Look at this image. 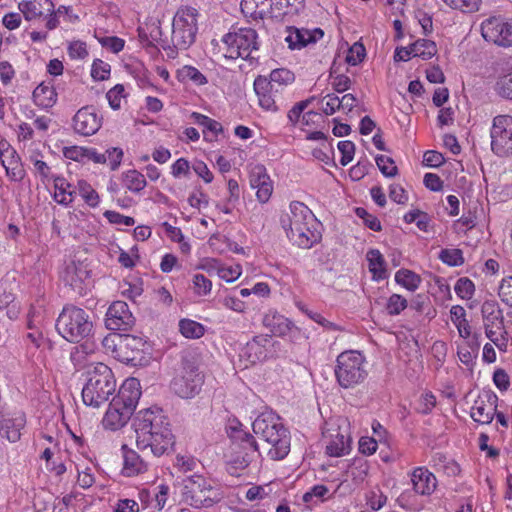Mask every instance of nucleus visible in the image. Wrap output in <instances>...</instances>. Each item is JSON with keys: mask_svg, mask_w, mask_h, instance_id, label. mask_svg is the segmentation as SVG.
<instances>
[{"mask_svg": "<svg viewBox=\"0 0 512 512\" xmlns=\"http://www.w3.org/2000/svg\"><path fill=\"white\" fill-rule=\"evenodd\" d=\"M136 446L142 452L149 451L154 456L169 453L175 444L167 416L159 408L140 410L133 419Z\"/></svg>", "mask_w": 512, "mask_h": 512, "instance_id": "obj_1", "label": "nucleus"}, {"mask_svg": "<svg viewBox=\"0 0 512 512\" xmlns=\"http://www.w3.org/2000/svg\"><path fill=\"white\" fill-rule=\"evenodd\" d=\"M281 224L288 238L300 248H311L321 240V233L317 229L319 223L312 211L301 202L290 204V212L281 218Z\"/></svg>", "mask_w": 512, "mask_h": 512, "instance_id": "obj_2", "label": "nucleus"}, {"mask_svg": "<svg viewBox=\"0 0 512 512\" xmlns=\"http://www.w3.org/2000/svg\"><path fill=\"white\" fill-rule=\"evenodd\" d=\"M140 396L139 381L136 378L126 379L109 404L102 420L103 427L111 431L124 427L133 415Z\"/></svg>", "mask_w": 512, "mask_h": 512, "instance_id": "obj_3", "label": "nucleus"}, {"mask_svg": "<svg viewBox=\"0 0 512 512\" xmlns=\"http://www.w3.org/2000/svg\"><path fill=\"white\" fill-rule=\"evenodd\" d=\"M253 432L271 447L268 455L273 460L285 458L290 451V434L272 412L261 413L252 423Z\"/></svg>", "mask_w": 512, "mask_h": 512, "instance_id": "obj_4", "label": "nucleus"}, {"mask_svg": "<svg viewBox=\"0 0 512 512\" xmlns=\"http://www.w3.org/2000/svg\"><path fill=\"white\" fill-rule=\"evenodd\" d=\"M57 332L70 343H79L93 333L90 315L82 308L66 305L56 320Z\"/></svg>", "mask_w": 512, "mask_h": 512, "instance_id": "obj_5", "label": "nucleus"}, {"mask_svg": "<svg viewBox=\"0 0 512 512\" xmlns=\"http://www.w3.org/2000/svg\"><path fill=\"white\" fill-rule=\"evenodd\" d=\"M88 374L82 399L85 405L97 408L115 392L116 381L112 370L103 363H98Z\"/></svg>", "mask_w": 512, "mask_h": 512, "instance_id": "obj_6", "label": "nucleus"}, {"mask_svg": "<svg viewBox=\"0 0 512 512\" xmlns=\"http://www.w3.org/2000/svg\"><path fill=\"white\" fill-rule=\"evenodd\" d=\"M365 356L359 351H344L337 356L334 369L338 384L344 388H354L368 376Z\"/></svg>", "mask_w": 512, "mask_h": 512, "instance_id": "obj_7", "label": "nucleus"}, {"mask_svg": "<svg viewBox=\"0 0 512 512\" xmlns=\"http://www.w3.org/2000/svg\"><path fill=\"white\" fill-rule=\"evenodd\" d=\"M199 12L191 6H180L172 21V44L177 50L188 49L196 39Z\"/></svg>", "mask_w": 512, "mask_h": 512, "instance_id": "obj_8", "label": "nucleus"}, {"mask_svg": "<svg viewBox=\"0 0 512 512\" xmlns=\"http://www.w3.org/2000/svg\"><path fill=\"white\" fill-rule=\"evenodd\" d=\"M204 384V375L199 366L191 358L182 359V370L173 378L170 387L172 391L183 399H191L198 395Z\"/></svg>", "mask_w": 512, "mask_h": 512, "instance_id": "obj_9", "label": "nucleus"}, {"mask_svg": "<svg viewBox=\"0 0 512 512\" xmlns=\"http://www.w3.org/2000/svg\"><path fill=\"white\" fill-rule=\"evenodd\" d=\"M258 35L250 27H242L224 35L225 57L229 59H254L252 53L258 50Z\"/></svg>", "mask_w": 512, "mask_h": 512, "instance_id": "obj_10", "label": "nucleus"}, {"mask_svg": "<svg viewBox=\"0 0 512 512\" xmlns=\"http://www.w3.org/2000/svg\"><path fill=\"white\" fill-rule=\"evenodd\" d=\"M183 500L193 508L210 507L215 502V490L201 475H192L185 481Z\"/></svg>", "mask_w": 512, "mask_h": 512, "instance_id": "obj_11", "label": "nucleus"}, {"mask_svg": "<svg viewBox=\"0 0 512 512\" xmlns=\"http://www.w3.org/2000/svg\"><path fill=\"white\" fill-rule=\"evenodd\" d=\"M491 150L499 157H512V116L494 117L490 130Z\"/></svg>", "mask_w": 512, "mask_h": 512, "instance_id": "obj_12", "label": "nucleus"}, {"mask_svg": "<svg viewBox=\"0 0 512 512\" xmlns=\"http://www.w3.org/2000/svg\"><path fill=\"white\" fill-rule=\"evenodd\" d=\"M483 38L498 46H512V22L500 17H490L481 24Z\"/></svg>", "mask_w": 512, "mask_h": 512, "instance_id": "obj_13", "label": "nucleus"}, {"mask_svg": "<svg viewBox=\"0 0 512 512\" xmlns=\"http://www.w3.org/2000/svg\"><path fill=\"white\" fill-rule=\"evenodd\" d=\"M135 323V318L123 301L113 302L107 310L105 326L111 331L128 330Z\"/></svg>", "mask_w": 512, "mask_h": 512, "instance_id": "obj_14", "label": "nucleus"}, {"mask_svg": "<svg viewBox=\"0 0 512 512\" xmlns=\"http://www.w3.org/2000/svg\"><path fill=\"white\" fill-rule=\"evenodd\" d=\"M497 403L498 397L494 392L483 391L471 408V418L479 424H490L497 410Z\"/></svg>", "mask_w": 512, "mask_h": 512, "instance_id": "obj_15", "label": "nucleus"}, {"mask_svg": "<svg viewBox=\"0 0 512 512\" xmlns=\"http://www.w3.org/2000/svg\"><path fill=\"white\" fill-rule=\"evenodd\" d=\"M253 87L261 108L272 112L279 110L277 98L282 92L278 87H275V84L268 81L267 77L259 75L255 78Z\"/></svg>", "mask_w": 512, "mask_h": 512, "instance_id": "obj_16", "label": "nucleus"}, {"mask_svg": "<svg viewBox=\"0 0 512 512\" xmlns=\"http://www.w3.org/2000/svg\"><path fill=\"white\" fill-rule=\"evenodd\" d=\"M120 344V353H117V358L122 362L137 365L141 361V353L144 352L147 343L138 336L125 334L122 335Z\"/></svg>", "mask_w": 512, "mask_h": 512, "instance_id": "obj_17", "label": "nucleus"}, {"mask_svg": "<svg viewBox=\"0 0 512 512\" xmlns=\"http://www.w3.org/2000/svg\"><path fill=\"white\" fill-rule=\"evenodd\" d=\"M485 334L487 337L504 332V317L498 304L494 301H485L481 307Z\"/></svg>", "mask_w": 512, "mask_h": 512, "instance_id": "obj_18", "label": "nucleus"}, {"mask_svg": "<svg viewBox=\"0 0 512 512\" xmlns=\"http://www.w3.org/2000/svg\"><path fill=\"white\" fill-rule=\"evenodd\" d=\"M73 127L78 134L90 136L100 129L101 119L92 107L86 106L79 109L73 117Z\"/></svg>", "mask_w": 512, "mask_h": 512, "instance_id": "obj_19", "label": "nucleus"}, {"mask_svg": "<svg viewBox=\"0 0 512 512\" xmlns=\"http://www.w3.org/2000/svg\"><path fill=\"white\" fill-rule=\"evenodd\" d=\"M88 275L87 267L83 263L71 261L65 265L60 277L66 286H69L77 294L82 295L84 282Z\"/></svg>", "mask_w": 512, "mask_h": 512, "instance_id": "obj_20", "label": "nucleus"}, {"mask_svg": "<svg viewBox=\"0 0 512 512\" xmlns=\"http://www.w3.org/2000/svg\"><path fill=\"white\" fill-rule=\"evenodd\" d=\"M286 31L288 34L285 37V41L287 42L288 47L292 50L302 49L310 43L317 42L324 36L323 30L320 28L308 30L288 26Z\"/></svg>", "mask_w": 512, "mask_h": 512, "instance_id": "obj_21", "label": "nucleus"}, {"mask_svg": "<svg viewBox=\"0 0 512 512\" xmlns=\"http://www.w3.org/2000/svg\"><path fill=\"white\" fill-rule=\"evenodd\" d=\"M25 415L21 412L14 416L6 415L0 411V436L10 442L20 439L21 429L25 426Z\"/></svg>", "mask_w": 512, "mask_h": 512, "instance_id": "obj_22", "label": "nucleus"}, {"mask_svg": "<svg viewBox=\"0 0 512 512\" xmlns=\"http://www.w3.org/2000/svg\"><path fill=\"white\" fill-rule=\"evenodd\" d=\"M411 483L417 494L431 495L436 489L437 480L426 467H417L411 474Z\"/></svg>", "mask_w": 512, "mask_h": 512, "instance_id": "obj_23", "label": "nucleus"}, {"mask_svg": "<svg viewBox=\"0 0 512 512\" xmlns=\"http://www.w3.org/2000/svg\"><path fill=\"white\" fill-rule=\"evenodd\" d=\"M124 465L122 473L127 477L135 476L147 470L144 459L134 450L122 445Z\"/></svg>", "mask_w": 512, "mask_h": 512, "instance_id": "obj_24", "label": "nucleus"}, {"mask_svg": "<svg viewBox=\"0 0 512 512\" xmlns=\"http://www.w3.org/2000/svg\"><path fill=\"white\" fill-rule=\"evenodd\" d=\"M271 14L275 18L298 15L305 8V0H271Z\"/></svg>", "mask_w": 512, "mask_h": 512, "instance_id": "obj_25", "label": "nucleus"}, {"mask_svg": "<svg viewBox=\"0 0 512 512\" xmlns=\"http://www.w3.org/2000/svg\"><path fill=\"white\" fill-rule=\"evenodd\" d=\"M45 5L49 12L53 11L54 4L50 0H24L18 4V9L27 21H31L43 15L42 9Z\"/></svg>", "mask_w": 512, "mask_h": 512, "instance_id": "obj_26", "label": "nucleus"}, {"mask_svg": "<svg viewBox=\"0 0 512 512\" xmlns=\"http://www.w3.org/2000/svg\"><path fill=\"white\" fill-rule=\"evenodd\" d=\"M263 324L276 336L287 335L293 327V323L278 313H268L263 318Z\"/></svg>", "mask_w": 512, "mask_h": 512, "instance_id": "obj_27", "label": "nucleus"}, {"mask_svg": "<svg viewBox=\"0 0 512 512\" xmlns=\"http://www.w3.org/2000/svg\"><path fill=\"white\" fill-rule=\"evenodd\" d=\"M367 261L369 271L376 281L384 280L388 277L386 262L383 255L377 249H371L367 252Z\"/></svg>", "mask_w": 512, "mask_h": 512, "instance_id": "obj_28", "label": "nucleus"}, {"mask_svg": "<svg viewBox=\"0 0 512 512\" xmlns=\"http://www.w3.org/2000/svg\"><path fill=\"white\" fill-rule=\"evenodd\" d=\"M32 97L35 104L42 108H50L57 101V93L54 87L44 82L34 89Z\"/></svg>", "mask_w": 512, "mask_h": 512, "instance_id": "obj_29", "label": "nucleus"}, {"mask_svg": "<svg viewBox=\"0 0 512 512\" xmlns=\"http://www.w3.org/2000/svg\"><path fill=\"white\" fill-rule=\"evenodd\" d=\"M14 300V294L7 283L0 282V311L6 309V314L10 319L17 317L18 314V307L14 304Z\"/></svg>", "mask_w": 512, "mask_h": 512, "instance_id": "obj_30", "label": "nucleus"}, {"mask_svg": "<svg viewBox=\"0 0 512 512\" xmlns=\"http://www.w3.org/2000/svg\"><path fill=\"white\" fill-rule=\"evenodd\" d=\"M326 446V453L332 457H340L349 452L350 438L337 432Z\"/></svg>", "mask_w": 512, "mask_h": 512, "instance_id": "obj_31", "label": "nucleus"}, {"mask_svg": "<svg viewBox=\"0 0 512 512\" xmlns=\"http://www.w3.org/2000/svg\"><path fill=\"white\" fill-rule=\"evenodd\" d=\"M125 187L135 193L142 191L146 187V180L142 173L137 170H128L122 174Z\"/></svg>", "mask_w": 512, "mask_h": 512, "instance_id": "obj_32", "label": "nucleus"}, {"mask_svg": "<svg viewBox=\"0 0 512 512\" xmlns=\"http://www.w3.org/2000/svg\"><path fill=\"white\" fill-rule=\"evenodd\" d=\"M395 281L409 291H415L420 283L421 277L408 269H400L395 274Z\"/></svg>", "mask_w": 512, "mask_h": 512, "instance_id": "obj_33", "label": "nucleus"}, {"mask_svg": "<svg viewBox=\"0 0 512 512\" xmlns=\"http://www.w3.org/2000/svg\"><path fill=\"white\" fill-rule=\"evenodd\" d=\"M414 51V57H420L424 60L432 58L437 53V46L434 41L421 39L411 44Z\"/></svg>", "mask_w": 512, "mask_h": 512, "instance_id": "obj_34", "label": "nucleus"}, {"mask_svg": "<svg viewBox=\"0 0 512 512\" xmlns=\"http://www.w3.org/2000/svg\"><path fill=\"white\" fill-rule=\"evenodd\" d=\"M237 438L241 441L242 447L246 451L245 456H243L240 461H237V463H239V467L245 468L250 462L248 451L252 453L256 452L258 445L254 436L249 433L239 431Z\"/></svg>", "mask_w": 512, "mask_h": 512, "instance_id": "obj_35", "label": "nucleus"}, {"mask_svg": "<svg viewBox=\"0 0 512 512\" xmlns=\"http://www.w3.org/2000/svg\"><path fill=\"white\" fill-rule=\"evenodd\" d=\"M54 187H55V199L58 203L67 205L72 202V194L73 192L70 190V183L66 181L63 177H56L54 179Z\"/></svg>", "mask_w": 512, "mask_h": 512, "instance_id": "obj_36", "label": "nucleus"}, {"mask_svg": "<svg viewBox=\"0 0 512 512\" xmlns=\"http://www.w3.org/2000/svg\"><path fill=\"white\" fill-rule=\"evenodd\" d=\"M177 77L181 82H193L196 85H204L207 78L195 67L184 66L177 71Z\"/></svg>", "mask_w": 512, "mask_h": 512, "instance_id": "obj_37", "label": "nucleus"}, {"mask_svg": "<svg viewBox=\"0 0 512 512\" xmlns=\"http://www.w3.org/2000/svg\"><path fill=\"white\" fill-rule=\"evenodd\" d=\"M295 79L294 74L285 68L274 69L268 78V81H271L275 84V87H278L281 92H283L284 88L291 84Z\"/></svg>", "mask_w": 512, "mask_h": 512, "instance_id": "obj_38", "label": "nucleus"}, {"mask_svg": "<svg viewBox=\"0 0 512 512\" xmlns=\"http://www.w3.org/2000/svg\"><path fill=\"white\" fill-rule=\"evenodd\" d=\"M179 329L181 334L186 338L196 339L202 337L204 334L202 324L190 319L180 320Z\"/></svg>", "mask_w": 512, "mask_h": 512, "instance_id": "obj_39", "label": "nucleus"}, {"mask_svg": "<svg viewBox=\"0 0 512 512\" xmlns=\"http://www.w3.org/2000/svg\"><path fill=\"white\" fill-rule=\"evenodd\" d=\"M439 259L449 266H460L464 263L463 253L460 249H442Z\"/></svg>", "mask_w": 512, "mask_h": 512, "instance_id": "obj_40", "label": "nucleus"}, {"mask_svg": "<svg viewBox=\"0 0 512 512\" xmlns=\"http://www.w3.org/2000/svg\"><path fill=\"white\" fill-rule=\"evenodd\" d=\"M79 193L90 207H96L99 203L98 193L84 180L78 182Z\"/></svg>", "mask_w": 512, "mask_h": 512, "instance_id": "obj_41", "label": "nucleus"}, {"mask_svg": "<svg viewBox=\"0 0 512 512\" xmlns=\"http://www.w3.org/2000/svg\"><path fill=\"white\" fill-rule=\"evenodd\" d=\"M453 9H458L464 13H473L479 10L481 0H443Z\"/></svg>", "mask_w": 512, "mask_h": 512, "instance_id": "obj_42", "label": "nucleus"}, {"mask_svg": "<svg viewBox=\"0 0 512 512\" xmlns=\"http://www.w3.org/2000/svg\"><path fill=\"white\" fill-rule=\"evenodd\" d=\"M407 300L399 294H392L386 303V311L389 315H399L405 308H407Z\"/></svg>", "mask_w": 512, "mask_h": 512, "instance_id": "obj_43", "label": "nucleus"}, {"mask_svg": "<svg viewBox=\"0 0 512 512\" xmlns=\"http://www.w3.org/2000/svg\"><path fill=\"white\" fill-rule=\"evenodd\" d=\"M162 30L160 22H152L146 25V28L139 29V36L142 40L148 41L150 44L159 41L160 31Z\"/></svg>", "mask_w": 512, "mask_h": 512, "instance_id": "obj_44", "label": "nucleus"}, {"mask_svg": "<svg viewBox=\"0 0 512 512\" xmlns=\"http://www.w3.org/2000/svg\"><path fill=\"white\" fill-rule=\"evenodd\" d=\"M376 164L381 173L386 177H394L398 173L397 166L394 165L392 158L385 155H378L375 158Z\"/></svg>", "mask_w": 512, "mask_h": 512, "instance_id": "obj_45", "label": "nucleus"}, {"mask_svg": "<svg viewBox=\"0 0 512 512\" xmlns=\"http://www.w3.org/2000/svg\"><path fill=\"white\" fill-rule=\"evenodd\" d=\"M454 290L462 299H470L475 290L474 283L466 277L459 278L455 284Z\"/></svg>", "mask_w": 512, "mask_h": 512, "instance_id": "obj_46", "label": "nucleus"}, {"mask_svg": "<svg viewBox=\"0 0 512 512\" xmlns=\"http://www.w3.org/2000/svg\"><path fill=\"white\" fill-rule=\"evenodd\" d=\"M365 56L366 49L364 45L360 42H356L349 48L346 56V62L352 66H356L363 61Z\"/></svg>", "mask_w": 512, "mask_h": 512, "instance_id": "obj_47", "label": "nucleus"}, {"mask_svg": "<svg viewBox=\"0 0 512 512\" xmlns=\"http://www.w3.org/2000/svg\"><path fill=\"white\" fill-rule=\"evenodd\" d=\"M110 65L101 59L94 60L91 68V76L96 81H104L110 76Z\"/></svg>", "mask_w": 512, "mask_h": 512, "instance_id": "obj_48", "label": "nucleus"}, {"mask_svg": "<svg viewBox=\"0 0 512 512\" xmlns=\"http://www.w3.org/2000/svg\"><path fill=\"white\" fill-rule=\"evenodd\" d=\"M193 289L198 296H205L211 292L212 282L203 274L193 276Z\"/></svg>", "mask_w": 512, "mask_h": 512, "instance_id": "obj_49", "label": "nucleus"}, {"mask_svg": "<svg viewBox=\"0 0 512 512\" xmlns=\"http://www.w3.org/2000/svg\"><path fill=\"white\" fill-rule=\"evenodd\" d=\"M122 340L121 334L111 333L105 336L102 340V346L107 353H112L114 357H117V353H120V342Z\"/></svg>", "mask_w": 512, "mask_h": 512, "instance_id": "obj_50", "label": "nucleus"}, {"mask_svg": "<svg viewBox=\"0 0 512 512\" xmlns=\"http://www.w3.org/2000/svg\"><path fill=\"white\" fill-rule=\"evenodd\" d=\"M355 213L356 215L361 218L364 222V224L371 230L373 231H381L382 227H381V223L379 221V219L368 213V211L362 207H358L355 209Z\"/></svg>", "mask_w": 512, "mask_h": 512, "instance_id": "obj_51", "label": "nucleus"}, {"mask_svg": "<svg viewBox=\"0 0 512 512\" xmlns=\"http://www.w3.org/2000/svg\"><path fill=\"white\" fill-rule=\"evenodd\" d=\"M338 149L342 155L340 159V164L342 166L348 165L352 161L355 153L354 143L349 140L340 141L338 143Z\"/></svg>", "mask_w": 512, "mask_h": 512, "instance_id": "obj_52", "label": "nucleus"}, {"mask_svg": "<svg viewBox=\"0 0 512 512\" xmlns=\"http://www.w3.org/2000/svg\"><path fill=\"white\" fill-rule=\"evenodd\" d=\"M496 90L502 97L512 100V72L498 79Z\"/></svg>", "mask_w": 512, "mask_h": 512, "instance_id": "obj_53", "label": "nucleus"}, {"mask_svg": "<svg viewBox=\"0 0 512 512\" xmlns=\"http://www.w3.org/2000/svg\"><path fill=\"white\" fill-rule=\"evenodd\" d=\"M315 99L314 96L306 99V100H303V101H300L298 103H296L289 111H288V119L290 121V123L295 126L297 124V122L299 121V118L302 114V112L307 108V106Z\"/></svg>", "mask_w": 512, "mask_h": 512, "instance_id": "obj_54", "label": "nucleus"}, {"mask_svg": "<svg viewBox=\"0 0 512 512\" xmlns=\"http://www.w3.org/2000/svg\"><path fill=\"white\" fill-rule=\"evenodd\" d=\"M123 96H124V86L122 84L115 85L106 94L109 105L114 110H117L120 108L121 98Z\"/></svg>", "mask_w": 512, "mask_h": 512, "instance_id": "obj_55", "label": "nucleus"}, {"mask_svg": "<svg viewBox=\"0 0 512 512\" xmlns=\"http://www.w3.org/2000/svg\"><path fill=\"white\" fill-rule=\"evenodd\" d=\"M273 191V186L270 180L269 175L262 176V183L257 188L256 196L258 200L262 203H265L269 200Z\"/></svg>", "mask_w": 512, "mask_h": 512, "instance_id": "obj_56", "label": "nucleus"}, {"mask_svg": "<svg viewBox=\"0 0 512 512\" xmlns=\"http://www.w3.org/2000/svg\"><path fill=\"white\" fill-rule=\"evenodd\" d=\"M435 405H436L435 396L431 392H426L421 395L416 409L421 414H428L432 411V409L435 407Z\"/></svg>", "mask_w": 512, "mask_h": 512, "instance_id": "obj_57", "label": "nucleus"}, {"mask_svg": "<svg viewBox=\"0 0 512 512\" xmlns=\"http://www.w3.org/2000/svg\"><path fill=\"white\" fill-rule=\"evenodd\" d=\"M498 294L504 303L512 307V276L504 278L501 281Z\"/></svg>", "mask_w": 512, "mask_h": 512, "instance_id": "obj_58", "label": "nucleus"}, {"mask_svg": "<svg viewBox=\"0 0 512 512\" xmlns=\"http://www.w3.org/2000/svg\"><path fill=\"white\" fill-rule=\"evenodd\" d=\"M104 216L108 219L110 223L125 225V226H133L135 224L134 218L130 216L122 215L116 211H106Z\"/></svg>", "mask_w": 512, "mask_h": 512, "instance_id": "obj_59", "label": "nucleus"}, {"mask_svg": "<svg viewBox=\"0 0 512 512\" xmlns=\"http://www.w3.org/2000/svg\"><path fill=\"white\" fill-rule=\"evenodd\" d=\"M86 148L79 146H70L63 148V155L65 158L76 161L85 162Z\"/></svg>", "mask_w": 512, "mask_h": 512, "instance_id": "obj_60", "label": "nucleus"}, {"mask_svg": "<svg viewBox=\"0 0 512 512\" xmlns=\"http://www.w3.org/2000/svg\"><path fill=\"white\" fill-rule=\"evenodd\" d=\"M68 54L72 59H83L88 55L86 44L82 41H74L69 44Z\"/></svg>", "mask_w": 512, "mask_h": 512, "instance_id": "obj_61", "label": "nucleus"}, {"mask_svg": "<svg viewBox=\"0 0 512 512\" xmlns=\"http://www.w3.org/2000/svg\"><path fill=\"white\" fill-rule=\"evenodd\" d=\"M103 47L109 48L112 52L118 53L124 48V40L116 36L103 37L100 40Z\"/></svg>", "mask_w": 512, "mask_h": 512, "instance_id": "obj_62", "label": "nucleus"}, {"mask_svg": "<svg viewBox=\"0 0 512 512\" xmlns=\"http://www.w3.org/2000/svg\"><path fill=\"white\" fill-rule=\"evenodd\" d=\"M107 160H109V165L111 170H116L121 164L123 151L120 148L113 147L111 149H107L106 152Z\"/></svg>", "mask_w": 512, "mask_h": 512, "instance_id": "obj_63", "label": "nucleus"}, {"mask_svg": "<svg viewBox=\"0 0 512 512\" xmlns=\"http://www.w3.org/2000/svg\"><path fill=\"white\" fill-rule=\"evenodd\" d=\"M0 159L4 168L18 167V164H21L20 157L14 149H6L4 153H1Z\"/></svg>", "mask_w": 512, "mask_h": 512, "instance_id": "obj_64", "label": "nucleus"}]
</instances>
